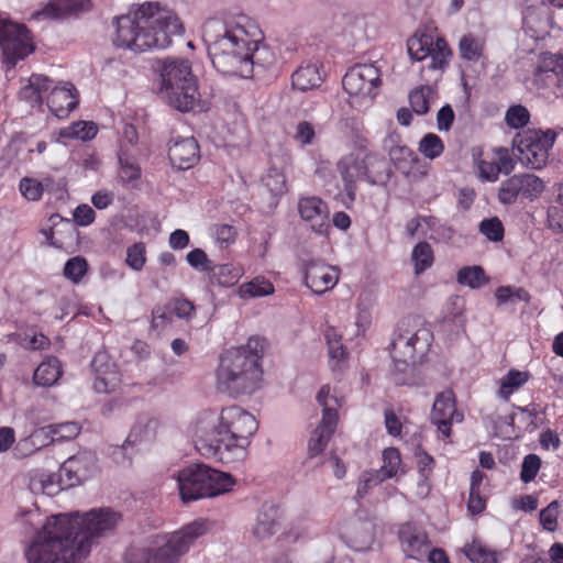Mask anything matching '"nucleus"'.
Here are the masks:
<instances>
[{
    "label": "nucleus",
    "mask_w": 563,
    "mask_h": 563,
    "mask_svg": "<svg viewBox=\"0 0 563 563\" xmlns=\"http://www.w3.org/2000/svg\"><path fill=\"white\" fill-rule=\"evenodd\" d=\"M62 375L60 361L55 356H47L35 369L33 382L37 386L51 387Z\"/></svg>",
    "instance_id": "c85d7f7f"
},
{
    "label": "nucleus",
    "mask_w": 563,
    "mask_h": 563,
    "mask_svg": "<svg viewBox=\"0 0 563 563\" xmlns=\"http://www.w3.org/2000/svg\"><path fill=\"white\" fill-rule=\"evenodd\" d=\"M411 261L415 265V274L420 275L430 268L433 264L434 256L431 245L426 242H419L411 252Z\"/></svg>",
    "instance_id": "e433bc0d"
},
{
    "label": "nucleus",
    "mask_w": 563,
    "mask_h": 563,
    "mask_svg": "<svg viewBox=\"0 0 563 563\" xmlns=\"http://www.w3.org/2000/svg\"><path fill=\"white\" fill-rule=\"evenodd\" d=\"M456 280L461 285H466L472 289H479L489 282L482 266L462 267L456 275Z\"/></svg>",
    "instance_id": "72a5a7b5"
},
{
    "label": "nucleus",
    "mask_w": 563,
    "mask_h": 563,
    "mask_svg": "<svg viewBox=\"0 0 563 563\" xmlns=\"http://www.w3.org/2000/svg\"><path fill=\"white\" fill-rule=\"evenodd\" d=\"M555 137L556 134L552 130H533L518 134L514 143L519 152V161L531 169L542 168L548 162Z\"/></svg>",
    "instance_id": "9d476101"
},
{
    "label": "nucleus",
    "mask_w": 563,
    "mask_h": 563,
    "mask_svg": "<svg viewBox=\"0 0 563 563\" xmlns=\"http://www.w3.org/2000/svg\"><path fill=\"white\" fill-rule=\"evenodd\" d=\"M55 438L52 434L49 424L35 429L30 437L21 440L19 442L20 446H25L29 449L31 445L33 449L32 451H37L43 446L48 445L49 443L54 442Z\"/></svg>",
    "instance_id": "c03bdc74"
},
{
    "label": "nucleus",
    "mask_w": 563,
    "mask_h": 563,
    "mask_svg": "<svg viewBox=\"0 0 563 563\" xmlns=\"http://www.w3.org/2000/svg\"><path fill=\"white\" fill-rule=\"evenodd\" d=\"M30 488L36 494L42 493L48 496H54L65 489L62 485V481L58 478V473L46 472L35 474L30 481Z\"/></svg>",
    "instance_id": "7c9ffc66"
},
{
    "label": "nucleus",
    "mask_w": 563,
    "mask_h": 563,
    "mask_svg": "<svg viewBox=\"0 0 563 563\" xmlns=\"http://www.w3.org/2000/svg\"><path fill=\"white\" fill-rule=\"evenodd\" d=\"M321 430H314L309 442H308V459L312 460L320 455L331 437H329V433H322Z\"/></svg>",
    "instance_id": "0e129e2a"
},
{
    "label": "nucleus",
    "mask_w": 563,
    "mask_h": 563,
    "mask_svg": "<svg viewBox=\"0 0 563 563\" xmlns=\"http://www.w3.org/2000/svg\"><path fill=\"white\" fill-rule=\"evenodd\" d=\"M401 463L400 453L396 448H387L383 451V465L375 472L383 481L394 477Z\"/></svg>",
    "instance_id": "a19ab883"
},
{
    "label": "nucleus",
    "mask_w": 563,
    "mask_h": 563,
    "mask_svg": "<svg viewBox=\"0 0 563 563\" xmlns=\"http://www.w3.org/2000/svg\"><path fill=\"white\" fill-rule=\"evenodd\" d=\"M206 519H197L170 534H155L126 554L128 563H178L196 539L207 533Z\"/></svg>",
    "instance_id": "423d86ee"
},
{
    "label": "nucleus",
    "mask_w": 563,
    "mask_h": 563,
    "mask_svg": "<svg viewBox=\"0 0 563 563\" xmlns=\"http://www.w3.org/2000/svg\"><path fill=\"white\" fill-rule=\"evenodd\" d=\"M478 230L487 240L492 242H499L504 239L505 235L503 222L497 217L484 219L481 221Z\"/></svg>",
    "instance_id": "8fccbe9b"
},
{
    "label": "nucleus",
    "mask_w": 563,
    "mask_h": 563,
    "mask_svg": "<svg viewBox=\"0 0 563 563\" xmlns=\"http://www.w3.org/2000/svg\"><path fill=\"white\" fill-rule=\"evenodd\" d=\"M179 496L184 503L214 497L231 490L234 478L205 464H191L178 473Z\"/></svg>",
    "instance_id": "0eeeda50"
},
{
    "label": "nucleus",
    "mask_w": 563,
    "mask_h": 563,
    "mask_svg": "<svg viewBox=\"0 0 563 563\" xmlns=\"http://www.w3.org/2000/svg\"><path fill=\"white\" fill-rule=\"evenodd\" d=\"M430 417L443 438H450L452 423L463 420V415L456 410L455 395L451 389L437 395Z\"/></svg>",
    "instance_id": "f3484780"
},
{
    "label": "nucleus",
    "mask_w": 563,
    "mask_h": 563,
    "mask_svg": "<svg viewBox=\"0 0 563 563\" xmlns=\"http://www.w3.org/2000/svg\"><path fill=\"white\" fill-rule=\"evenodd\" d=\"M432 333L427 328H419L415 332L398 333L391 341L394 352H399L406 358H416L417 354L423 355L432 341Z\"/></svg>",
    "instance_id": "412c9836"
},
{
    "label": "nucleus",
    "mask_w": 563,
    "mask_h": 563,
    "mask_svg": "<svg viewBox=\"0 0 563 563\" xmlns=\"http://www.w3.org/2000/svg\"><path fill=\"white\" fill-rule=\"evenodd\" d=\"M168 158L173 167L187 170L200 159V148L194 136L173 137L168 143Z\"/></svg>",
    "instance_id": "4be33fe9"
},
{
    "label": "nucleus",
    "mask_w": 563,
    "mask_h": 563,
    "mask_svg": "<svg viewBox=\"0 0 563 563\" xmlns=\"http://www.w3.org/2000/svg\"><path fill=\"white\" fill-rule=\"evenodd\" d=\"M208 274L212 284L231 287L239 280L241 271L232 264H220L211 265Z\"/></svg>",
    "instance_id": "2f4dec72"
},
{
    "label": "nucleus",
    "mask_w": 563,
    "mask_h": 563,
    "mask_svg": "<svg viewBox=\"0 0 563 563\" xmlns=\"http://www.w3.org/2000/svg\"><path fill=\"white\" fill-rule=\"evenodd\" d=\"M55 441L70 440L80 433V426L74 421L49 424Z\"/></svg>",
    "instance_id": "052dcab7"
},
{
    "label": "nucleus",
    "mask_w": 563,
    "mask_h": 563,
    "mask_svg": "<svg viewBox=\"0 0 563 563\" xmlns=\"http://www.w3.org/2000/svg\"><path fill=\"white\" fill-rule=\"evenodd\" d=\"M265 340L250 338L245 345L224 351L217 368V388L231 397L255 393L262 382Z\"/></svg>",
    "instance_id": "39448f33"
},
{
    "label": "nucleus",
    "mask_w": 563,
    "mask_h": 563,
    "mask_svg": "<svg viewBox=\"0 0 563 563\" xmlns=\"http://www.w3.org/2000/svg\"><path fill=\"white\" fill-rule=\"evenodd\" d=\"M202 40L212 66L222 76L251 78L255 66L264 68L273 62L268 49L250 40L240 24L208 19L202 26Z\"/></svg>",
    "instance_id": "f03ea898"
},
{
    "label": "nucleus",
    "mask_w": 563,
    "mask_h": 563,
    "mask_svg": "<svg viewBox=\"0 0 563 563\" xmlns=\"http://www.w3.org/2000/svg\"><path fill=\"white\" fill-rule=\"evenodd\" d=\"M91 8V0H49L33 16L35 19L64 20L77 16Z\"/></svg>",
    "instance_id": "393cba45"
},
{
    "label": "nucleus",
    "mask_w": 563,
    "mask_h": 563,
    "mask_svg": "<svg viewBox=\"0 0 563 563\" xmlns=\"http://www.w3.org/2000/svg\"><path fill=\"white\" fill-rule=\"evenodd\" d=\"M162 98L166 100V102L173 107L174 109L188 112L195 111L197 109L201 110L200 106V93L198 91L197 78L195 77V91L191 93L185 88V85H179L178 89H175V98H170L167 91H161Z\"/></svg>",
    "instance_id": "bb28decb"
},
{
    "label": "nucleus",
    "mask_w": 563,
    "mask_h": 563,
    "mask_svg": "<svg viewBox=\"0 0 563 563\" xmlns=\"http://www.w3.org/2000/svg\"><path fill=\"white\" fill-rule=\"evenodd\" d=\"M87 272L88 263L86 258L81 256H75L69 258L65 263L63 274L67 279H69L74 284H78L87 274Z\"/></svg>",
    "instance_id": "09e8293b"
},
{
    "label": "nucleus",
    "mask_w": 563,
    "mask_h": 563,
    "mask_svg": "<svg viewBox=\"0 0 563 563\" xmlns=\"http://www.w3.org/2000/svg\"><path fill=\"white\" fill-rule=\"evenodd\" d=\"M91 367L96 373L93 388L97 393L110 394L117 390L121 375L117 365L108 361L106 353H97L91 361Z\"/></svg>",
    "instance_id": "5701e85b"
},
{
    "label": "nucleus",
    "mask_w": 563,
    "mask_h": 563,
    "mask_svg": "<svg viewBox=\"0 0 563 563\" xmlns=\"http://www.w3.org/2000/svg\"><path fill=\"white\" fill-rule=\"evenodd\" d=\"M529 379L528 372L510 369L500 382L498 395L507 400L517 389H519Z\"/></svg>",
    "instance_id": "58836bf2"
},
{
    "label": "nucleus",
    "mask_w": 563,
    "mask_h": 563,
    "mask_svg": "<svg viewBox=\"0 0 563 563\" xmlns=\"http://www.w3.org/2000/svg\"><path fill=\"white\" fill-rule=\"evenodd\" d=\"M46 103L57 118H66L77 108L79 93L71 82L64 81L51 90Z\"/></svg>",
    "instance_id": "b1692460"
},
{
    "label": "nucleus",
    "mask_w": 563,
    "mask_h": 563,
    "mask_svg": "<svg viewBox=\"0 0 563 563\" xmlns=\"http://www.w3.org/2000/svg\"><path fill=\"white\" fill-rule=\"evenodd\" d=\"M541 467V459L537 454H528L523 457L520 471V479L523 483L532 482Z\"/></svg>",
    "instance_id": "bf43d9fd"
},
{
    "label": "nucleus",
    "mask_w": 563,
    "mask_h": 563,
    "mask_svg": "<svg viewBox=\"0 0 563 563\" xmlns=\"http://www.w3.org/2000/svg\"><path fill=\"white\" fill-rule=\"evenodd\" d=\"M560 504L558 500L551 501L539 514L540 523L547 531L553 532L558 528Z\"/></svg>",
    "instance_id": "6e6d98bb"
},
{
    "label": "nucleus",
    "mask_w": 563,
    "mask_h": 563,
    "mask_svg": "<svg viewBox=\"0 0 563 563\" xmlns=\"http://www.w3.org/2000/svg\"><path fill=\"white\" fill-rule=\"evenodd\" d=\"M322 81L320 67L313 63L302 64L291 75L292 87L300 91L318 88Z\"/></svg>",
    "instance_id": "cd10ccee"
},
{
    "label": "nucleus",
    "mask_w": 563,
    "mask_h": 563,
    "mask_svg": "<svg viewBox=\"0 0 563 563\" xmlns=\"http://www.w3.org/2000/svg\"><path fill=\"white\" fill-rule=\"evenodd\" d=\"M409 56L413 60H423L430 57L429 69H443L452 55L446 41L442 37L434 38L428 33H416L407 42Z\"/></svg>",
    "instance_id": "9b49d317"
},
{
    "label": "nucleus",
    "mask_w": 563,
    "mask_h": 563,
    "mask_svg": "<svg viewBox=\"0 0 563 563\" xmlns=\"http://www.w3.org/2000/svg\"><path fill=\"white\" fill-rule=\"evenodd\" d=\"M484 48L485 42L472 33L463 35L459 43L460 56L462 59L467 62L479 60L483 56Z\"/></svg>",
    "instance_id": "473e14b6"
},
{
    "label": "nucleus",
    "mask_w": 563,
    "mask_h": 563,
    "mask_svg": "<svg viewBox=\"0 0 563 563\" xmlns=\"http://www.w3.org/2000/svg\"><path fill=\"white\" fill-rule=\"evenodd\" d=\"M325 340L328 344L329 356L331 361H335L338 365L346 356L345 349L341 342V336L338 335L334 330H328L325 333Z\"/></svg>",
    "instance_id": "13d9d810"
},
{
    "label": "nucleus",
    "mask_w": 563,
    "mask_h": 563,
    "mask_svg": "<svg viewBox=\"0 0 563 563\" xmlns=\"http://www.w3.org/2000/svg\"><path fill=\"white\" fill-rule=\"evenodd\" d=\"M396 136L390 135L384 141L389 159L397 170L404 174L409 183L418 181L426 175V170H413V165L419 163L417 154L406 145L396 144Z\"/></svg>",
    "instance_id": "a211bd4d"
},
{
    "label": "nucleus",
    "mask_w": 563,
    "mask_h": 563,
    "mask_svg": "<svg viewBox=\"0 0 563 563\" xmlns=\"http://www.w3.org/2000/svg\"><path fill=\"white\" fill-rule=\"evenodd\" d=\"M316 137L314 128L311 123L307 121H300L296 126V132L294 134V139L300 145H310L312 144Z\"/></svg>",
    "instance_id": "774afa93"
},
{
    "label": "nucleus",
    "mask_w": 563,
    "mask_h": 563,
    "mask_svg": "<svg viewBox=\"0 0 563 563\" xmlns=\"http://www.w3.org/2000/svg\"><path fill=\"white\" fill-rule=\"evenodd\" d=\"M498 305L516 303L517 301L529 302L530 294L522 287L500 286L495 291Z\"/></svg>",
    "instance_id": "79ce46f5"
},
{
    "label": "nucleus",
    "mask_w": 563,
    "mask_h": 563,
    "mask_svg": "<svg viewBox=\"0 0 563 563\" xmlns=\"http://www.w3.org/2000/svg\"><path fill=\"white\" fill-rule=\"evenodd\" d=\"M530 113L526 107L518 104L510 107L505 115V120L508 126L512 129H520L528 124Z\"/></svg>",
    "instance_id": "864d4df0"
},
{
    "label": "nucleus",
    "mask_w": 563,
    "mask_h": 563,
    "mask_svg": "<svg viewBox=\"0 0 563 563\" xmlns=\"http://www.w3.org/2000/svg\"><path fill=\"white\" fill-rule=\"evenodd\" d=\"M122 515L111 508L51 516L25 550L29 563H77L90 553L93 539L112 532Z\"/></svg>",
    "instance_id": "f257e3e1"
},
{
    "label": "nucleus",
    "mask_w": 563,
    "mask_h": 563,
    "mask_svg": "<svg viewBox=\"0 0 563 563\" xmlns=\"http://www.w3.org/2000/svg\"><path fill=\"white\" fill-rule=\"evenodd\" d=\"M274 292L273 284L264 277H255L249 283H244L239 288L241 298L263 297Z\"/></svg>",
    "instance_id": "ea45409f"
},
{
    "label": "nucleus",
    "mask_w": 563,
    "mask_h": 563,
    "mask_svg": "<svg viewBox=\"0 0 563 563\" xmlns=\"http://www.w3.org/2000/svg\"><path fill=\"white\" fill-rule=\"evenodd\" d=\"M263 185L273 196H282L287 191L286 177L283 169L272 164L262 178Z\"/></svg>",
    "instance_id": "4c0bfd02"
},
{
    "label": "nucleus",
    "mask_w": 563,
    "mask_h": 563,
    "mask_svg": "<svg viewBox=\"0 0 563 563\" xmlns=\"http://www.w3.org/2000/svg\"><path fill=\"white\" fill-rule=\"evenodd\" d=\"M257 428L255 417L239 406L223 408L219 416L206 413L196 423V449L222 463L241 462Z\"/></svg>",
    "instance_id": "7ed1b4c3"
},
{
    "label": "nucleus",
    "mask_w": 563,
    "mask_h": 563,
    "mask_svg": "<svg viewBox=\"0 0 563 563\" xmlns=\"http://www.w3.org/2000/svg\"><path fill=\"white\" fill-rule=\"evenodd\" d=\"M398 536L406 556L417 561H423L431 547L426 530L415 523L406 522L400 526Z\"/></svg>",
    "instance_id": "aec40b11"
},
{
    "label": "nucleus",
    "mask_w": 563,
    "mask_h": 563,
    "mask_svg": "<svg viewBox=\"0 0 563 563\" xmlns=\"http://www.w3.org/2000/svg\"><path fill=\"white\" fill-rule=\"evenodd\" d=\"M157 69L161 76V91H167L170 98L176 99L175 89H178L179 85H185L187 92L195 91V75L188 59L166 57L157 60Z\"/></svg>",
    "instance_id": "ddd939ff"
},
{
    "label": "nucleus",
    "mask_w": 563,
    "mask_h": 563,
    "mask_svg": "<svg viewBox=\"0 0 563 563\" xmlns=\"http://www.w3.org/2000/svg\"><path fill=\"white\" fill-rule=\"evenodd\" d=\"M0 48L3 63L8 68H14L35 49L33 37L25 24L0 15Z\"/></svg>",
    "instance_id": "1a4fd4ad"
},
{
    "label": "nucleus",
    "mask_w": 563,
    "mask_h": 563,
    "mask_svg": "<svg viewBox=\"0 0 563 563\" xmlns=\"http://www.w3.org/2000/svg\"><path fill=\"white\" fill-rule=\"evenodd\" d=\"M465 554L472 563H497L496 551L479 542H473L467 547Z\"/></svg>",
    "instance_id": "49530a36"
},
{
    "label": "nucleus",
    "mask_w": 563,
    "mask_h": 563,
    "mask_svg": "<svg viewBox=\"0 0 563 563\" xmlns=\"http://www.w3.org/2000/svg\"><path fill=\"white\" fill-rule=\"evenodd\" d=\"M279 508L274 504L265 503L261 507L253 533L258 540H265L275 534L279 529Z\"/></svg>",
    "instance_id": "a878e982"
},
{
    "label": "nucleus",
    "mask_w": 563,
    "mask_h": 563,
    "mask_svg": "<svg viewBox=\"0 0 563 563\" xmlns=\"http://www.w3.org/2000/svg\"><path fill=\"white\" fill-rule=\"evenodd\" d=\"M120 170L119 177L123 185H131V187H135L134 183L137 181L141 177V168L136 163L131 162L128 158L120 157Z\"/></svg>",
    "instance_id": "603ef678"
},
{
    "label": "nucleus",
    "mask_w": 563,
    "mask_h": 563,
    "mask_svg": "<svg viewBox=\"0 0 563 563\" xmlns=\"http://www.w3.org/2000/svg\"><path fill=\"white\" fill-rule=\"evenodd\" d=\"M419 152L429 159H435L444 152L441 137L434 133H427L419 142Z\"/></svg>",
    "instance_id": "37998d69"
},
{
    "label": "nucleus",
    "mask_w": 563,
    "mask_h": 563,
    "mask_svg": "<svg viewBox=\"0 0 563 563\" xmlns=\"http://www.w3.org/2000/svg\"><path fill=\"white\" fill-rule=\"evenodd\" d=\"M81 477L82 482L89 479L97 472V457L91 452H81L67 459Z\"/></svg>",
    "instance_id": "f704fd0d"
},
{
    "label": "nucleus",
    "mask_w": 563,
    "mask_h": 563,
    "mask_svg": "<svg viewBox=\"0 0 563 563\" xmlns=\"http://www.w3.org/2000/svg\"><path fill=\"white\" fill-rule=\"evenodd\" d=\"M113 25V45L134 53L166 48L172 43V36L184 32L183 23L174 11L151 1L128 14L115 16Z\"/></svg>",
    "instance_id": "20e7f679"
},
{
    "label": "nucleus",
    "mask_w": 563,
    "mask_h": 563,
    "mask_svg": "<svg viewBox=\"0 0 563 563\" xmlns=\"http://www.w3.org/2000/svg\"><path fill=\"white\" fill-rule=\"evenodd\" d=\"M391 357L394 361V382L396 385H405L408 384V380L404 376L406 372L410 367V362L415 363L416 358H406L401 356L399 352H394L391 350Z\"/></svg>",
    "instance_id": "680f3d73"
},
{
    "label": "nucleus",
    "mask_w": 563,
    "mask_h": 563,
    "mask_svg": "<svg viewBox=\"0 0 563 563\" xmlns=\"http://www.w3.org/2000/svg\"><path fill=\"white\" fill-rule=\"evenodd\" d=\"M58 478L62 481V485L66 488H70L82 483L81 477L73 467L71 463L67 460L60 465L58 470Z\"/></svg>",
    "instance_id": "69168bd1"
},
{
    "label": "nucleus",
    "mask_w": 563,
    "mask_h": 563,
    "mask_svg": "<svg viewBox=\"0 0 563 563\" xmlns=\"http://www.w3.org/2000/svg\"><path fill=\"white\" fill-rule=\"evenodd\" d=\"M434 95L431 86L424 85L415 88L409 92L408 99L412 111L418 115L428 113L430 108V100Z\"/></svg>",
    "instance_id": "c9c22d12"
},
{
    "label": "nucleus",
    "mask_w": 563,
    "mask_h": 563,
    "mask_svg": "<svg viewBox=\"0 0 563 563\" xmlns=\"http://www.w3.org/2000/svg\"><path fill=\"white\" fill-rule=\"evenodd\" d=\"M98 132L97 125L93 122L79 121L73 123L67 129L63 130L60 135L65 137L88 141L96 136Z\"/></svg>",
    "instance_id": "a18cd8bd"
},
{
    "label": "nucleus",
    "mask_w": 563,
    "mask_h": 563,
    "mask_svg": "<svg viewBox=\"0 0 563 563\" xmlns=\"http://www.w3.org/2000/svg\"><path fill=\"white\" fill-rule=\"evenodd\" d=\"M187 263L195 269L200 272H209L211 261L208 258L202 249H194L186 255Z\"/></svg>",
    "instance_id": "338daca9"
},
{
    "label": "nucleus",
    "mask_w": 563,
    "mask_h": 563,
    "mask_svg": "<svg viewBox=\"0 0 563 563\" xmlns=\"http://www.w3.org/2000/svg\"><path fill=\"white\" fill-rule=\"evenodd\" d=\"M125 263L133 271L143 269L146 263V247L143 242H136L128 247Z\"/></svg>",
    "instance_id": "3c124183"
},
{
    "label": "nucleus",
    "mask_w": 563,
    "mask_h": 563,
    "mask_svg": "<svg viewBox=\"0 0 563 563\" xmlns=\"http://www.w3.org/2000/svg\"><path fill=\"white\" fill-rule=\"evenodd\" d=\"M338 170L351 202L355 200L357 180L365 179L371 185L386 186L393 176L389 164L377 155H367L366 158L345 156L338 163Z\"/></svg>",
    "instance_id": "6e6552de"
},
{
    "label": "nucleus",
    "mask_w": 563,
    "mask_h": 563,
    "mask_svg": "<svg viewBox=\"0 0 563 563\" xmlns=\"http://www.w3.org/2000/svg\"><path fill=\"white\" fill-rule=\"evenodd\" d=\"M297 210L300 219L312 232L325 236L330 231V210L325 201L317 196H305L298 199Z\"/></svg>",
    "instance_id": "dca6fc26"
},
{
    "label": "nucleus",
    "mask_w": 563,
    "mask_h": 563,
    "mask_svg": "<svg viewBox=\"0 0 563 563\" xmlns=\"http://www.w3.org/2000/svg\"><path fill=\"white\" fill-rule=\"evenodd\" d=\"M537 73H553L555 77L563 73V54L545 52L540 55Z\"/></svg>",
    "instance_id": "de8ad7c7"
},
{
    "label": "nucleus",
    "mask_w": 563,
    "mask_h": 563,
    "mask_svg": "<svg viewBox=\"0 0 563 563\" xmlns=\"http://www.w3.org/2000/svg\"><path fill=\"white\" fill-rule=\"evenodd\" d=\"M416 457H417V468H418V472L420 475V481L424 483L432 475V472H433V468L435 465V461L430 454H428L422 449L417 450Z\"/></svg>",
    "instance_id": "e2e57ef3"
},
{
    "label": "nucleus",
    "mask_w": 563,
    "mask_h": 563,
    "mask_svg": "<svg viewBox=\"0 0 563 563\" xmlns=\"http://www.w3.org/2000/svg\"><path fill=\"white\" fill-rule=\"evenodd\" d=\"M301 271L305 285L318 295L331 290L339 280V268L319 258L302 261Z\"/></svg>",
    "instance_id": "2eb2a0df"
},
{
    "label": "nucleus",
    "mask_w": 563,
    "mask_h": 563,
    "mask_svg": "<svg viewBox=\"0 0 563 563\" xmlns=\"http://www.w3.org/2000/svg\"><path fill=\"white\" fill-rule=\"evenodd\" d=\"M158 420L148 415H140L132 427L125 442L122 446H115L112 456L117 463H131V457L126 455L128 446L141 442L152 441L156 437Z\"/></svg>",
    "instance_id": "6ab92c4d"
},
{
    "label": "nucleus",
    "mask_w": 563,
    "mask_h": 563,
    "mask_svg": "<svg viewBox=\"0 0 563 563\" xmlns=\"http://www.w3.org/2000/svg\"><path fill=\"white\" fill-rule=\"evenodd\" d=\"M22 196L29 201H38L43 196L41 180L31 177H23L19 183Z\"/></svg>",
    "instance_id": "5fc2aeb1"
},
{
    "label": "nucleus",
    "mask_w": 563,
    "mask_h": 563,
    "mask_svg": "<svg viewBox=\"0 0 563 563\" xmlns=\"http://www.w3.org/2000/svg\"><path fill=\"white\" fill-rule=\"evenodd\" d=\"M382 482L384 481L375 471L363 472L357 483L355 499H363L372 488L379 485Z\"/></svg>",
    "instance_id": "4d7b16f0"
},
{
    "label": "nucleus",
    "mask_w": 563,
    "mask_h": 563,
    "mask_svg": "<svg viewBox=\"0 0 563 563\" xmlns=\"http://www.w3.org/2000/svg\"><path fill=\"white\" fill-rule=\"evenodd\" d=\"M544 190L541 178L533 174H519L509 177L500 184L498 200L501 205H514L519 199L533 201Z\"/></svg>",
    "instance_id": "4468645a"
},
{
    "label": "nucleus",
    "mask_w": 563,
    "mask_h": 563,
    "mask_svg": "<svg viewBox=\"0 0 563 563\" xmlns=\"http://www.w3.org/2000/svg\"><path fill=\"white\" fill-rule=\"evenodd\" d=\"M346 544L354 551H366L374 542V533L368 522H360L344 536Z\"/></svg>",
    "instance_id": "c756f323"
},
{
    "label": "nucleus",
    "mask_w": 563,
    "mask_h": 563,
    "mask_svg": "<svg viewBox=\"0 0 563 563\" xmlns=\"http://www.w3.org/2000/svg\"><path fill=\"white\" fill-rule=\"evenodd\" d=\"M342 85L349 96L373 100L379 91L382 74L374 64H356L343 76Z\"/></svg>",
    "instance_id": "f8f14e48"
}]
</instances>
